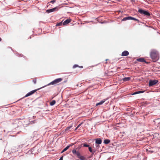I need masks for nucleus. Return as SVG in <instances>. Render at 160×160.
<instances>
[{
  "label": "nucleus",
  "instance_id": "nucleus-13",
  "mask_svg": "<svg viewBox=\"0 0 160 160\" xmlns=\"http://www.w3.org/2000/svg\"><path fill=\"white\" fill-rule=\"evenodd\" d=\"M106 100L104 99L103 100H102L101 101V102H99L97 103L96 104V106H98L99 105H101L103 103H104L105 101H106Z\"/></svg>",
  "mask_w": 160,
  "mask_h": 160
},
{
  "label": "nucleus",
  "instance_id": "nucleus-8",
  "mask_svg": "<svg viewBox=\"0 0 160 160\" xmlns=\"http://www.w3.org/2000/svg\"><path fill=\"white\" fill-rule=\"evenodd\" d=\"M57 10V8L55 7V8H54L51 9L47 10L46 11V12L48 13H50V12H52L55 11H56Z\"/></svg>",
  "mask_w": 160,
  "mask_h": 160
},
{
  "label": "nucleus",
  "instance_id": "nucleus-2",
  "mask_svg": "<svg viewBox=\"0 0 160 160\" xmlns=\"http://www.w3.org/2000/svg\"><path fill=\"white\" fill-rule=\"evenodd\" d=\"M63 80V79L61 78H58L52 81L50 83L48 84L47 86H48L50 85H54L58 83L59 82L62 81Z\"/></svg>",
  "mask_w": 160,
  "mask_h": 160
},
{
  "label": "nucleus",
  "instance_id": "nucleus-14",
  "mask_svg": "<svg viewBox=\"0 0 160 160\" xmlns=\"http://www.w3.org/2000/svg\"><path fill=\"white\" fill-rule=\"evenodd\" d=\"M137 60L138 61L141 62H145L146 63H148L146 62L145 59L143 58H140L137 59Z\"/></svg>",
  "mask_w": 160,
  "mask_h": 160
},
{
  "label": "nucleus",
  "instance_id": "nucleus-29",
  "mask_svg": "<svg viewBox=\"0 0 160 160\" xmlns=\"http://www.w3.org/2000/svg\"><path fill=\"white\" fill-rule=\"evenodd\" d=\"M63 156L60 158L59 160H63Z\"/></svg>",
  "mask_w": 160,
  "mask_h": 160
},
{
  "label": "nucleus",
  "instance_id": "nucleus-10",
  "mask_svg": "<svg viewBox=\"0 0 160 160\" xmlns=\"http://www.w3.org/2000/svg\"><path fill=\"white\" fill-rule=\"evenodd\" d=\"M129 52L128 51H124L122 52L121 55L122 56H127L129 55Z\"/></svg>",
  "mask_w": 160,
  "mask_h": 160
},
{
  "label": "nucleus",
  "instance_id": "nucleus-27",
  "mask_svg": "<svg viewBox=\"0 0 160 160\" xmlns=\"http://www.w3.org/2000/svg\"><path fill=\"white\" fill-rule=\"evenodd\" d=\"M78 67H79V66L78 65L75 64V65H73V68H75Z\"/></svg>",
  "mask_w": 160,
  "mask_h": 160
},
{
  "label": "nucleus",
  "instance_id": "nucleus-15",
  "mask_svg": "<svg viewBox=\"0 0 160 160\" xmlns=\"http://www.w3.org/2000/svg\"><path fill=\"white\" fill-rule=\"evenodd\" d=\"M130 79L131 78L130 77H126L123 78L122 79L124 81L126 82L130 80Z\"/></svg>",
  "mask_w": 160,
  "mask_h": 160
},
{
  "label": "nucleus",
  "instance_id": "nucleus-21",
  "mask_svg": "<svg viewBox=\"0 0 160 160\" xmlns=\"http://www.w3.org/2000/svg\"><path fill=\"white\" fill-rule=\"evenodd\" d=\"M78 158H79L81 160H83L85 159V158L83 156H80Z\"/></svg>",
  "mask_w": 160,
  "mask_h": 160
},
{
  "label": "nucleus",
  "instance_id": "nucleus-23",
  "mask_svg": "<svg viewBox=\"0 0 160 160\" xmlns=\"http://www.w3.org/2000/svg\"><path fill=\"white\" fill-rule=\"evenodd\" d=\"M62 24V22L58 23L56 25V26H60Z\"/></svg>",
  "mask_w": 160,
  "mask_h": 160
},
{
  "label": "nucleus",
  "instance_id": "nucleus-5",
  "mask_svg": "<svg viewBox=\"0 0 160 160\" xmlns=\"http://www.w3.org/2000/svg\"><path fill=\"white\" fill-rule=\"evenodd\" d=\"M158 82L157 80H151L149 81V86H152L156 84Z\"/></svg>",
  "mask_w": 160,
  "mask_h": 160
},
{
  "label": "nucleus",
  "instance_id": "nucleus-9",
  "mask_svg": "<svg viewBox=\"0 0 160 160\" xmlns=\"http://www.w3.org/2000/svg\"><path fill=\"white\" fill-rule=\"evenodd\" d=\"M72 152L74 154H76L78 157L80 155V153L78 152H77L75 149H73L72 151Z\"/></svg>",
  "mask_w": 160,
  "mask_h": 160
},
{
  "label": "nucleus",
  "instance_id": "nucleus-28",
  "mask_svg": "<svg viewBox=\"0 0 160 160\" xmlns=\"http://www.w3.org/2000/svg\"><path fill=\"white\" fill-rule=\"evenodd\" d=\"M82 123H80V124H79L78 126L77 127V128H78L81 125Z\"/></svg>",
  "mask_w": 160,
  "mask_h": 160
},
{
  "label": "nucleus",
  "instance_id": "nucleus-20",
  "mask_svg": "<svg viewBox=\"0 0 160 160\" xmlns=\"http://www.w3.org/2000/svg\"><path fill=\"white\" fill-rule=\"evenodd\" d=\"M144 92V91H137L136 92L134 93V94H139L140 93H142Z\"/></svg>",
  "mask_w": 160,
  "mask_h": 160
},
{
  "label": "nucleus",
  "instance_id": "nucleus-34",
  "mask_svg": "<svg viewBox=\"0 0 160 160\" xmlns=\"http://www.w3.org/2000/svg\"><path fill=\"white\" fill-rule=\"evenodd\" d=\"M2 41V39L0 38V42Z\"/></svg>",
  "mask_w": 160,
  "mask_h": 160
},
{
  "label": "nucleus",
  "instance_id": "nucleus-19",
  "mask_svg": "<svg viewBox=\"0 0 160 160\" xmlns=\"http://www.w3.org/2000/svg\"><path fill=\"white\" fill-rule=\"evenodd\" d=\"M72 145H69L68 146H67L65 148H64L63 150L65 152V151H66L67 150H68L69 148V147H70L71 146H72Z\"/></svg>",
  "mask_w": 160,
  "mask_h": 160
},
{
  "label": "nucleus",
  "instance_id": "nucleus-18",
  "mask_svg": "<svg viewBox=\"0 0 160 160\" xmlns=\"http://www.w3.org/2000/svg\"><path fill=\"white\" fill-rule=\"evenodd\" d=\"M55 103H56L55 101L54 100H53L52 101V102H50V105L53 106L55 104Z\"/></svg>",
  "mask_w": 160,
  "mask_h": 160
},
{
  "label": "nucleus",
  "instance_id": "nucleus-11",
  "mask_svg": "<svg viewBox=\"0 0 160 160\" xmlns=\"http://www.w3.org/2000/svg\"><path fill=\"white\" fill-rule=\"evenodd\" d=\"M95 142L96 143L99 145L102 143V141L100 138H97L95 139Z\"/></svg>",
  "mask_w": 160,
  "mask_h": 160
},
{
  "label": "nucleus",
  "instance_id": "nucleus-6",
  "mask_svg": "<svg viewBox=\"0 0 160 160\" xmlns=\"http://www.w3.org/2000/svg\"><path fill=\"white\" fill-rule=\"evenodd\" d=\"M38 89L30 91V92H29L25 96V97H28L30 95H32V94L34 93Z\"/></svg>",
  "mask_w": 160,
  "mask_h": 160
},
{
  "label": "nucleus",
  "instance_id": "nucleus-25",
  "mask_svg": "<svg viewBox=\"0 0 160 160\" xmlns=\"http://www.w3.org/2000/svg\"><path fill=\"white\" fill-rule=\"evenodd\" d=\"M33 82L34 84H36L37 82V79L36 78H34L33 80Z\"/></svg>",
  "mask_w": 160,
  "mask_h": 160
},
{
  "label": "nucleus",
  "instance_id": "nucleus-33",
  "mask_svg": "<svg viewBox=\"0 0 160 160\" xmlns=\"http://www.w3.org/2000/svg\"><path fill=\"white\" fill-rule=\"evenodd\" d=\"M79 67L81 68H82L83 67L82 66H80Z\"/></svg>",
  "mask_w": 160,
  "mask_h": 160
},
{
  "label": "nucleus",
  "instance_id": "nucleus-17",
  "mask_svg": "<svg viewBox=\"0 0 160 160\" xmlns=\"http://www.w3.org/2000/svg\"><path fill=\"white\" fill-rule=\"evenodd\" d=\"M110 142V140L109 139H105L104 140V142L105 144H108Z\"/></svg>",
  "mask_w": 160,
  "mask_h": 160
},
{
  "label": "nucleus",
  "instance_id": "nucleus-1",
  "mask_svg": "<svg viewBox=\"0 0 160 160\" xmlns=\"http://www.w3.org/2000/svg\"><path fill=\"white\" fill-rule=\"evenodd\" d=\"M150 56L154 62L158 61L159 59V55L158 52L155 50H151L150 53Z\"/></svg>",
  "mask_w": 160,
  "mask_h": 160
},
{
  "label": "nucleus",
  "instance_id": "nucleus-12",
  "mask_svg": "<svg viewBox=\"0 0 160 160\" xmlns=\"http://www.w3.org/2000/svg\"><path fill=\"white\" fill-rule=\"evenodd\" d=\"M71 21V19H68L66 20L63 22V25H65L68 24V23H70Z\"/></svg>",
  "mask_w": 160,
  "mask_h": 160
},
{
  "label": "nucleus",
  "instance_id": "nucleus-26",
  "mask_svg": "<svg viewBox=\"0 0 160 160\" xmlns=\"http://www.w3.org/2000/svg\"><path fill=\"white\" fill-rule=\"evenodd\" d=\"M83 146L84 147H89V145L87 144H84Z\"/></svg>",
  "mask_w": 160,
  "mask_h": 160
},
{
  "label": "nucleus",
  "instance_id": "nucleus-22",
  "mask_svg": "<svg viewBox=\"0 0 160 160\" xmlns=\"http://www.w3.org/2000/svg\"><path fill=\"white\" fill-rule=\"evenodd\" d=\"M56 2V0H52L51 1H50V2H48V4H49V3H54L55 2Z\"/></svg>",
  "mask_w": 160,
  "mask_h": 160
},
{
  "label": "nucleus",
  "instance_id": "nucleus-30",
  "mask_svg": "<svg viewBox=\"0 0 160 160\" xmlns=\"http://www.w3.org/2000/svg\"><path fill=\"white\" fill-rule=\"evenodd\" d=\"M108 59H106V62H105V63L106 64H107V61H108Z\"/></svg>",
  "mask_w": 160,
  "mask_h": 160
},
{
  "label": "nucleus",
  "instance_id": "nucleus-35",
  "mask_svg": "<svg viewBox=\"0 0 160 160\" xmlns=\"http://www.w3.org/2000/svg\"><path fill=\"white\" fill-rule=\"evenodd\" d=\"M99 147V145H98L97 146V147Z\"/></svg>",
  "mask_w": 160,
  "mask_h": 160
},
{
  "label": "nucleus",
  "instance_id": "nucleus-31",
  "mask_svg": "<svg viewBox=\"0 0 160 160\" xmlns=\"http://www.w3.org/2000/svg\"><path fill=\"white\" fill-rule=\"evenodd\" d=\"M65 151L63 150H62V151L61 152V153H63V152H64Z\"/></svg>",
  "mask_w": 160,
  "mask_h": 160
},
{
  "label": "nucleus",
  "instance_id": "nucleus-3",
  "mask_svg": "<svg viewBox=\"0 0 160 160\" xmlns=\"http://www.w3.org/2000/svg\"><path fill=\"white\" fill-rule=\"evenodd\" d=\"M138 12L141 14H143L146 15L147 17H149L150 15V13L147 11H145L141 9H139Z\"/></svg>",
  "mask_w": 160,
  "mask_h": 160
},
{
  "label": "nucleus",
  "instance_id": "nucleus-16",
  "mask_svg": "<svg viewBox=\"0 0 160 160\" xmlns=\"http://www.w3.org/2000/svg\"><path fill=\"white\" fill-rule=\"evenodd\" d=\"M89 150V151L92 153V154H93L95 152V151H93L92 150V148L91 147H89L88 148Z\"/></svg>",
  "mask_w": 160,
  "mask_h": 160
},
{
  "label": "nucleus",
  "instance_id": "nucleus-7",
  "mask_svg": "<svg viewBox=\"0 0 160 160\" xmlns=\"http://www.w3.org/2000/svg\"><path fill=\"white\" fill-rule=\"evenodd\" d=\"M38 89L30 91V92H29L25 96V97H28L30 95H32V94L34 93Z\"/></svg>",
  "mask_w": 160,
  "mask_h": 160
},
{
  "label": "nucleus",
  "instance_id": "nucleus-32",
  "mask_svg": "<svg viewBox=\"0 0 160 160\" xmlns=\"http://www.w3.org/2000/svg\"><path fill=\"white\" fill-rule=\"evenodd\" d=\"M78 128H77V127L75 128V130H77Z\"/></svg>",
  "mask_w": 160,
  "mask_h": 160
},
{
  "label": "nucleus",
  "instance_id": "nucleus-24",
  "mask_svg": "<svg viewBox=\"0 0 160 160\" xmlns=\"http://www.w3.org/2000/svg\"><path fill=\"white\" fill-rule=\"evenodd\" d=\"M72 127V126H70L68 127H67L65 129V131H67L69 129H70Z\"/></svg>",
  "mask_w": 160,
  "mask_h": 160
},
{
  "label": "nucleus",
  "instance_id": "nucleus-4",
  "mask_svg": "<svg viewBox=\"0 0 160 160\" xmlns=\"http://www.w3.org/2000/svg\"><path fill=\"white\" fill-rule=\"evenodd\" d=\"M134 20L136 21H137L138 22H139V20L135 18H134L133 17L129 16L127 17H125L122 19V21H125L127 20Z\"/></svg>",
  "mask_w": 160,
  "mask_h": 160
}]
</instances>
